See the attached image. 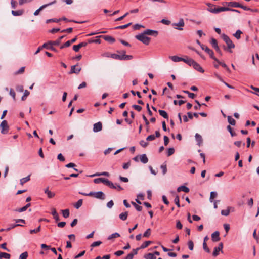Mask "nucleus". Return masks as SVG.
I'll return each instance as SVG.
<instances>
[{
	"label": "nucleus",
	"instance_id": "nucleus-53",
	"mask_svg": "<svg viewBox=\"0 0 259 259\" xmlns=\"http://www.w3.org/2000/svg\"><path fill=\"white\" fill-rule=\"evenodd\" d=\"M40 228H41L40 226H39L36 229L30 230V234L37 233V232H38L40 231Z\"/></svg>",
	"mask_w": 259,
	"mask_h": 259
},
{
	"label": "nucleus",
	"instance_id": "nucleus-27",
	"mask_svg": "<svg viewBox=\"0 0 259 259\" xmlns=\"http://www.w3.org/2000/svg\"><path fill=\"white\" fill-rule=\"evenodd\" d=\"M52 214L53 216V218H54V219L56 221H58L59 220V215L55 208L52 209Z\"/></svg>",
	"mask_w": 259,
	"mask_h": 259
},
{
	"label": "nucleus",
	"instance_id": "nucleus-20",
	"mask_svg": "<svg viewBox=\"0 0 259 259\" xmlns=\"http://www.w3.org/2000/svg\"><path fill=\"white\" fill-rule=\"evenodd\" d=\"M189 191H190V190H189V188H188L187 187H186L185 186H181L177 188V191L178 192H180V191H183L186 193H188L189 192Z\"/></svg>",
	"mask_w": 259,
	"mask_h": 259
},
{
	"label": "nucleus",
	"instance_id": "nucleus-47",
	"mask_svg": "<svg viewBox=\"0 0 259 259\" xmlns=\"http://www.w3.org/2000/svg\"><path fill=\"white\" fill-rule=\"evenodd\" d=\"M151 234V229L150 228L147 229L143 234V237H148Z\"/></svg>",
	"mask_w": 259,
	"mask_h": 259
},
{
	"label": "nucleus",
	"instance_id": "nucleus-34",
	"mask_svg": "<svg viewBox=\"0 0 259 259\" xmlns=\"http://www.w3.org/2000/svg\"><path fill=\"white\" fill-rule=\"evenodd\" d=\"M231 9L227 7H218L217 8V13H219L221 12L229 11Z\"/></svg>",
	"mask_w": 259,
	"mask_h": 259
},
{
	"label": "nucleus",
	"instance_id": "nucleus-6",
	"mask_svg": "<svg viewBox=\"0 0 259 259\" xmlns=\"http://www.w3.org/2000/svg\"><path fill=\"white\" fill-rule=\"evenodd\" d=\"M56 3V0H54L50 3H49L48 4H44L43 5H42L41 6H40L39 7V9H38L37 10H36L34 13V15L35 16H37L40 11H41V10H42L44 9L47 8V7L49 6H51V5H52L54 4H55Z\"/></svg>",
	"mask_w": 259,
	"mask_h": 259
},
{
	"label": "nucleus",
	"instance_id": "nucleus-10",
	"mask_svg": "<svg viewBox=\"0 0 259 259\" xmlns=\"http://www.w3.org/2000/svg\"><path fill=\"white\" fill-rule=\"evenodd\" d=\"M102 125L101 122H98L94 124L93 131L94 132H98L102 130Z\"/></svg>",
	"mask_w": 259,
	"mask_h": 259
},
{
	"label": "nucleus",
	"instance_id": "nucleus-30",
	"mask_svg": "<svg viewBox=\"0 0 259 259\" xmlns=\"http://www.w3.org/2000/svg\"><path fill=\"white\" fill-rule=\"evenodd\" d=\"M158 112L159 114L165 119H168V116L166 111L162 110H159Z\"/></svg>",
	"mask_w": 259,
	"mask_h": 259
},
{
	"label": "nucleus",
	"instance_id": "nucleus-8",
	"mask_svg": "<svg viewBox=\"0 0 259 259\" xmlns=\"http://www.w3.org/2000/svg\"><path fill=\"white\" fill-rule=\"evenodd\" d=\"M214 76L215 78H217L218 80H219L220 81L222 82L223 83H224L227 87H228L230 89H234V87L230 85V84H229L228 83H226V82H225L223 78H222V77L217 73H214Z\"/></svg>",
	"mask_w": 259,
	"mask_h": 259
},
{
	"label": "nucleus",
	"instance_id": "nucleus-59",
	"mask_svg": "<svg viewBox=\"0 0 259 259\" xmlns=\"http://www.w3.org/2000/svg\"><path fill=\"white\" fill-rule=\"evenodd\" d=\"M203 249L207 252L209 253L210 252V250L208 248V247H207V244H206V242H203Z\"/></svg>",
	"mask_w": 259,
	"mask_h": 259
},
{
	"label": "nucleus",
	"instance_id": "nucleus-7",
	"mask_svg": "<svg viewBox=\"0 0 259 259\" xmlns=\"http://www.w3.org/2000/svg\"><path fill=\"white\" fill-rule=\"evenodd\" d=\"M200 47L202 50H204L209 55L210 57L212 59L214 60L215 59V57L214 56V53L211 50L208 48L207 46L203 45H200Z\"/></svg>",
	"mask_w": 259,
	"mask_h": 259
},
{
	"label": "nucleus",
	"instance_id": "nucleus-32",
	"mask_svg": "<svg viewBox=\"0 0 259 259\" xmlns=\"http://www.w3.org/2000/svg\"><path fill=\"white\" fill-rule=\"evenodd\" d=\"M10 254L5 252H2L0 253V259L5 258L6 259H9L10 258Z\"/></svg>",
	"mask_w": 259,
	"mask_h": 259
},
{
	"label": "nucleus",
	"instance_id": "nucleus-58",
	"mask_svg": "<svg viewBox=\"0 0 259 259\" xmlns=\"http://www.w3.org/2000/svg\"><path fill=\"white\" fill-rule=\"evenodd\" d=\"M101 243H102V242L100 241L94 242L91 244V247H94L98 246L100 245Z\"/></svg>",
	"mask_w": 259,
	"mask_h": 259
},
{
	"label": "nucleus",
	"instance_id": "nucleus-11",
	"mask_svg": "<svg viewBox=\"0 0 259 259\" xmlns=\"http://www.w3.org/2000/svg\"><path fill=\"white\" fill-rule=\"evenodd\" d=\"M182 61L186 63L188 65L192 66L195 61L193 59L189 58L188 56H185L184 58H183Z\"/></svg>",
	"mask_w": 259,
	"mask_h": 259
},
{
	"label": "nucleus",
	"instance_id": "nucleus-28",
	"mask_svg": "<svg viewBox=\"0 0 259 259\" xmlns=\"http://www.w3.org/2000/svg\"><path fill=\"white\" fill-rule=\"evenodd\" d=\"M104 38L105 40L109 41L111 43H113L115 42V39L112 36L106 35L104 37Z\"/></svg>",
	"mask_w": 259,
	"mask_h": 259
},
{
	"label": "nucleus",
	"instance_id": "nucleus-15",
	"mask_svg": "<svg viewBox=\"0 0 259 259\" xmlns=\"http://www.w3.org/2000/svg\"><path fill=\"white\" fill-rule=\"evenodd\" d=\"M77 65H73L71 67L70 73L78 74L81 70V67H76Z\"/></svg>",
	"mask_w": 259,
	"mask_h": 259
},
{
	"label": "nucleus",
	"instance_id": "nucleus-22",
	"mask_svg": "<svg viewBox=\"0 0 259 259\" xmlns=\"http://www.w3.org/2000/svg\"><path fill=\"white\" fill-rule=\"evenodd\" d=\"M110 56H111V58L114 59L120 60H123V54H122L121 55H118V54H112Z\"/></svg>",
	"mask_w": 259,
	"mask_h": 259
},
{
	"label": "nucleus",
	"instance_id": "nucleus-12",
	"mask_svg": "<svg viewBox=\"0 0 259 259\" xmlns=\"http://www.w3.org/2000/svg\"><path fill=\"white\" fill-rule=\"evenodd\" d=\"M192 66H193L195 70L201 73H203L204 72V69L201 67V66L195 61H194Z\"/></svg>",
	"mask_w": 259,
	"mask_h": 259
},
{
	"label": "nucleus",
	"instance_id": "nucleus-46",
	"mask_svg": "<svg viewBox=\"0 0 259 259\" xmlns=\"http://www.w3.org/2000/svg\"><path fill=\"white\" fill-rule=\"evenodd\" d=\"M214 60L215 61V62H217L218 64H219L220 65H221L223 67L225 68V69L226 68H227V65L225 63H223V62H220L218 59H217L216 58H215V59H214Z\"/></svg>",
	"mask_w": 259,
	"mask_h": 259
},
{
	"label": "nucleus",
	"instance_id": "nucleus-63",
	"mask_svg": "<svg viewBox=\"0 0 259 259\" xmlns=\"http://www.w3.org/2000/svg\"><path fill=\"white\" fill-rule=\"evenodd\" d=\"M119 180L121 181L125 182V183H127V182H128V178H126V177H122V176H119Z\"/></svg>",
	"mask_w": 259,
	"mask_h": 259
},
{
	"label": "nucleus",
	"instance_id": "nucleus-9",
	"mask_svg": "<svg viewBox=\"0 0 259 259\" xmlns=\"http://www.w3.org/2000/svg\"><path fill=\"white\" fill-rule=\"evenodd\" d=\"M220 233L219 231H216L211 234V239L213 242H217L220 240Z\"/></svg>",
	"mask_w": 259,
	"mask_h": 259
},
{
	"label": "nucleus",
	"instance_id": "nucleus-49",
	"mask_svg": "<svg viewBox=\"0 0 259 259\" xmlns=\"http://www.w3.org/2000/svg\"><path fill=\"white\" fill-rule=\"evenodd\" d=\"M241 33H242V32L240 30H238L236 31V33L234 34V36L237 39H239L240 38V35H241Z\"/></svg>",
	"mask_w": 259,
	"mask_h": 259
},
{
	"label": "nucleus",
	"instance_id": "nucleus-39",
	"mask_svg": "<svg viewBox=\"0 0 259 259\" xmlns=\"http://www.w3.org/2000/svg\"><path fill=\"white\" fill-rule=\"evenodd\" d=\"M82 205V200L79 199L77 201V202L74 204V207L76 209H78L81 207V206Z\"/></svg>",
	"mask_w": 259,
	"mask_h": 259
},
{
	"label": "nucleus",
	"instance_id": "nucleus-3",
	"mask_svg": "<svg viewBox=\"0 0 259 259\" xmlns=\"http://www.w3.org/2000/svg\"><path fill=\"white\" fill-rule=\"evenodd\" d=\"M185 23L183 19L181 18L177 23H173L172 26L174 28L179 30H183V27L184 26Z\"/></svg>",
	"mask_w": 259,
	"mask_h": 259
},
{
	"label": "nucleus",
	"instance_id": "nucleus-31",
	"mask_svg": "<svg viewBox=\"0 0 259 259\" xmlns=\"http://www.w3.org/2000/svg\"><path fill=\"white\" fill-rule=\"evenodd\" d=\"M105 176L108 177L109 176V174L108 172H103L101 173H96L94 175H91L90 177H93L95 176Z\"/></svg>",
	"mask_w": 259,
	"mask_h": 259
},
{
	"label": "nucleus",
	"instance_id": "nucleus-2",
	"mask_svg": "<svg viewBox=\"0 0 259 259\" xmlns=\"http://www.w3.org/2000/svg\"><path fill=\"white\" fill-rule=\"evenodd\" d=\"M221 37L223 40L226 42L227 45V47L229 49L234 48L235 47L234 44L230 38L225 34H222Z\"/></svg>",
	"mask_w": 259,
	"mask_h": 259
},
{
	"label": "nucleus",
	"instance_id": "nucleus-1",
	"mask_svg": "<svg viewBox=\"0 0 259 259\" xmlns=\"http://www.w3.org/2000/svg\"><path fill=\"white\" fill-rule=\"evenodd\" d=\"M135 37L137 39L141 41L146 45H149L150 41V38L147 37L145 34H144V32L137 35Z\"/></svg>",
	"mask_w": 259,
	"mask_h": 259
},
{
	"label": "nucleus",
	"instance_id": "nucleus-24",
	"mask_svg": "<svg viewBox=\"0 0 259 259\" xmlns=\"http://www.w3.org/2000/svg\"><path fill=\"white\" fill-rule=\"evenodd\" d=\"M45 193L47 195V196L49 198H53V197L55 196V194L54 192L49 191L48 188H47L45 190Z\"/></svg>",
	"mask_w": 259,
	"mask_h": 259
},
{
	"label": "nucleus",
	"instance_id": "nucleus-54",
	"mask_svg": "<svg viewBox=\"0 0 259 259\" xmlns=\"http://www.w3.org/2000/svg\"><path fill=\"white\" fill-rule=\"evenodd\" d=\"M30 93L28 90H25L24 92V95L22 97V100H24L29 95Z\"/></svg>",
	"mask_w": 259,
	"mask_h": 259
},
{
	"label": "nucleus",
	"instance_id": "nucleus-38",
	"mask_svg": "<svg viewBox=\"0 0 259 259\" xmlns=\"http://www.w3.org/2000/svg\"><path fill=\"white\" fill-rule=\"evenodd\" d=\"M228 122L232 125L235 124V120L230 116H228L227 117Z\"/></svg>",
	"mask_w": 259,
	"mask_h": 259
},
{
	"label": "nucleus",
	"instance_id": "nucleus-25",
	"mask_svg": "<svg viewBox=\"0 0 259 259\" xmlns=\"http://www.w3.org/2000/svg\"><path fill=\"white\" fill-rule=\"evenodd\" d=\"M24 13V11L23 10H19L17 11H12V14L14 16H18L22 15Z\"/></svg>",
	"mask_w": 259,
	"mask_h": 259
},
{
	"label": "nucleus",
	"instance_id": "nucleus-36",
	"mask_svg": "<svg viewBox=\"0 0 259 259\" xmlns=\"http://www.w3.org/2000/svg\"><path fill=\"white\" fill-rule=\"evenodd\" d=\"M30 180V176H28L26 177L23 178L20 180V184L23 185L24 183Z\"/></svg>",
	"mask_w": 259,
	"mask_h": 259
},
{
	"label": "nucleus",
	"instance_id": "nucleus-42",
	"mask_svg": "<svg viewBox=\"0 0 259 259\" xmlns=\"http://www.w3.org/2000/svg\"><path fill=\"white\" fill-rule=\"evenodd\" d=\"M119 236H120V235H119V233H113L111 235H110L108 237V239L111 240V239H112L113 238H114L119 237Z\"/></svg>",
	"mask_w": 259,
	"mask_h": 259
},
{
	"label": "nucleus",
	"instance_id": "nucleus-37",
	"mask_svg": "<svg viewBox=\"0 0 259 259\" xmlns=\"http://www.w3.org/2000/svg\"><path fill=\"white\" fill-rule=\"evenodd\" d=\"M151 243L150 241H145L140 246V249H144L147 247Z\"/></svg>",
	"mask_w": 259,
	"mask_h": 259
},
{
	"label": "nucleus",
	"instance_id": "nucleus-40",
	"mask_svg": "<svg viewBox=\"0 0 259 259\" xmlns=\"http://www.w3.org/2000/svg\"><path fill=\"white\" fill-rule=\"evenodd\" d=\"M63 216L67 218L69 216V210L68 209L62 210Z\"/></svg>",
	"mask_w": 259,
	"mask_h": 259
},
{
	"label": "nucleus",
	"instance_id": "nucleus-14",
	"mask_svg": "<svg viewBox=\"0 0 259 259\" xmlns=\"http://www.w3.org/2000/svg\"><path fill=\"white\" fill-rule=\"evenodd\" d=\"M87 45V42H82L79 44L77 45H74L73 46V49L75 52H77L79 50V49L81 47H85Z\"/></svg>",
	"mask_w": 259,
	"mask_h": 259
},
{
	"label": "nucleus",
	"instance_id": "nucleus-33",
	"mask_svg": "<svg viewBox=\"0 0 259 259\" xmlns=\"http://www.w3.org/2000/svg\"><path fill=\"white\" fill-rule=\"evenodd\" d=\"M144 258L145 259H156L155 256L154 254L151 253H149L144 255Z\"/></svg>",
	"mask_w": 259,
	"mask_h": 259
},
{
	"label": "nucleus",
	"instance_id": "nucleus-64",
	"mask_svg": "<svg viewBox=\"0 0 259 259\" xmlns=\"http://www.w3.org/2000/svg\"><path fill=\"white\" fill-rule=\"evenodd\" d=\"M183 225L181 224L180 221H177L176 223V227L178 229H181L182 228Z\"/></svg>",
	"mask_w": 259,
	"mask_h": 259
},
{
	"label": "nucleus",
	"instance_id": "nucleus-61",
	"mask_svg": "<svg viewBox=\"0 0 259 259\" xmlns=\"http://www.w3.org/2000/svg\"><path fill=\"white\" fill-rule=\"evenodd\" d=\"M228 131L230 132L231 136L233 137V136H235L236 135V134L234 132H233L232 130V128L231 127V126L230 125H228L227 127Z\"/></svg>",
	"mask_w": 259,
	"mask_h": 259
},
{
	"label": "nucleus",
	"instance_id": "nucleus-55",
	"mask_svg": "<svg viewBox=\"0 0 259 259\" xmlns=\"http://www.w3.org/2000/svg\"><path fill=\"white\" fill-rule=\"evenodd\" d=\"M175 203L178 207H180L179 197L178 195L176 196V197L175 198Z\"/></svg>",
	"mask_w": 259,
	"mask_h": 259
},
{
	"label": "nucleus",
	"instance_id": "nucleus-52",
	"mask_svg": "<svg viewBox=\"0 0 259 259\" xmlns=\"http://www.w3.org/2000/svg\"><path fill=\"white\" fill-rule=\"evenodd\" d=\"M175 152V149L173 148H169L167 150V156H170Z\"/></svg>",
	"mask_w": 259,
	"mask_h": 259
},
{
	"label": "nucleus",
	"instance_id": "nucleus-5",
	"mask_svg": "<svg viewBox=\"0 0 259 259\" xmlns=\"http://www.w3.org/2000/svg\"><path fill=\"white\" fill-rule=\"evenodd\" d=\"M92 196H94L95 198L99 199L104 200L105 199V195L104 193L102 191L98 192H90V194Z\"/></svg>",
	"mask_w": 259,
	"mask_h": 259
},
{
	"label": "nucleus",
	"instance_id": "nucleus-18",
	"mask_svg": "<svg viewBox=\"0 0 259 259\" xmlns=\"http://www.w3.org/2000/svg\"><path fill=\"white\" fill-rule=\"evenodd\" d=\"M169 58L174 62H179L183 60V58L178 56H170Z\"/></svg>",
	"mask_w": 259,
	"mask_h": 259
},
{
	"label": "nucleus",
	"instance_id": "nucleus-23",
	"mask_svg": "<svg viewBox=\"0 0 259 259\" xmlns=\"http://www.w3.org/2000/svg\"><path fill=\"white\" fill-rule=\"evenodd\" d=\"M195 137L196 141L198 142V144L200 146L202 144L203 141L202 136L200 134L196 133Z\"/></svg>",
	"mask_w": 259,
	"mask_h": 259
},
{
	"label": "nucleus",
	"instance_id": "nucleus-26",
	"mask_svg": "<svg viewBox=\"0 0 259 259\" xmlns=\"http://www.w3.org/2000/svg\"><path fill=\"white\" fill-rule=\"evenodd\" d=\"M233 209L231 207H228L227 209L222 210L221 211V214L224 216H228L230 211V209Z\"/></svg>",
	"mask_w": 259,
	"mask_h": 259
},
{
	"label": "nucleus",
	"instance_id": "nucleus-50",
	"mask_svg": "<svg viewBox=\"0 0 259 259\" xmlns=\"http://www.w3.org/2000/svg\"><path fill=\"white\" fill-rule=\"evenodd\" d=\"M60 21H61V19H50L47 20L46 23H49L50 22H58Z\"/></svg>",
	"mask_w": 259,
	"mask_h": 259
},
{
	"label": "nucleus",
	"instance_id": "nucleus-19",
	"mask_svg": "<svg viewBox=\"0 0 259 259\" xmlns=\"http://www.w3.org/2000/svg\"><path fill=\"white\" fill-rule=\"evenodd\" d=\"M139 159L142 163L146 164L148 161V159L145 154L140 155Z\"/></svg>",
	"mask_w": 259,
	"mask_h": 259
},
{
	"label": "nucleus",
	"instance_id": "nucleus-48",
	"mask_svg": "<svg viewBox=\"0 0 259 259\" xmlns=\"http://www.w3.org/2000/svg\"><path fill=\"white\" fill-rule=\"evenodd\" d=\"M27 257L28 253L27 252H24L20 254L19 259H27Z\"/></svg>",
	"mask_w": 259,
	"mask_h": 259
},
{
	"label": "nucleus",
	"instance_id": "nucleus-60",
	"mask_svg": "<svg viewBox=\"0 0 259 259\" xmlns=\"http://www.w3.org/2000/svg\"><path fill=\"white\" fill-rule=\"evenodd\" d=\"M155 139V136L154 135H150L147 137L146 140L150 141L154 140Z\"/></svg>",
	"mask_w": 259,
	"mask_h": 259
},
{
	"label": "nucleus",
	"instance_id": "nucleus-51",
	"mask_svg": "<svg viewBox=\"0 0 259 259\" xmlns=\"http://www.w3.org/2000/svg\"><path fill=\"white\" fill-rule=\"evenodd\" d=\"M210 43L214 48L218 46L217 41L214 38H211Z\"/></svg>",
	"mask_w": 259,
	"mask_h": 259
},
{
	"label": "nucleus",
	"instance_id": "nucleus-13",
	"mask_svg": "<svg viewBox=\"0 0 259 259\" xmlns=\"http://www.w3.org/2000/svg\"><path fill=\"white\" fill-rule=\"evenodd\" d=\"M144 34L146 35H152V36H157L158 34V32L155 30H153L151 29H147L145 30L144 32Z\"/></svg>",
	"mask_w": 259,
	"mask_h": 259
},
{
	"label": "nucleus",
	"instance_id": "nucleus-44",
	"mask_svg": "<svg viewBox=\"0 0 259 259\" xmlns=\"http://www.w3.org/2000/svg\"><path fill=\"white\" fill-rule=\"evenodd\" d=\"M106 185L108 186L110 188L116 189V186L115 185V184H114L112 182L108 180L107 182Z\"/></svg>",
	"mask_w": 259,
	"mask_h": 259
},
{
	"label": "nucleus",
	"instance_id": "nucleus-43",
	"mask_svg": "<svg viewBox=\"0 0 259 259\" xmlns=\"http://www.w3.org/2000/svg\"><path fill=\"white\" fill-rule=\"evenodd\" d=\"M131 24H132V23H129L124 25H121V26H117V27H115V28L116 29H123L127 28V27L130 26Z\"/></svg>",
	"mask_w": 259,
	"mask_h": 259
},
{
	"label": "nucleus",
	"instance_id": "nucleus-35",
	"mask_svg": "<svg viewBox=\"0 0 259 259\" xmlns=\"http://www.w3.org/2000/svg\"><path fill=\"white\" fill-rule=\"evenodd\" d=\"M122 54H123V60H131L133 58L132 56L125 55V51H123L122 52Z\"/></svg>",
	"mask_w": 259,
	"mask_h": 259
},
{
	"label": "nucleus",
	"instance_id": "nucleus-21",
	"mask_svg": "<svg viewBox=\"0 0 259 259\" xmlns=\"http://www.w3.org/2000/svg\"><path fill=\"white\" fill-rule=\"evenodd\" d=\"M226 4H227L229 6L234 7V8H239L240 7V4L236 2H230L229 3L225 2Z\"/></svg>",
	"mask_w": 259,
	"mask_h": 259
},
{
	"label": "nucleus",
	"instance_id": "nucleus-45",
	"mask_svg": "<svg viewBox=\"0 0 259 259\" xmlns=\"http://www.w3.org/2000/svg\"><path fill=\"white\" fill-rule=\"evenodd\" d=\"M132 204L133 205V206L135 207V208H136V209L137 211H140L142 210V206L137 204L136 203L133 202H132Z\"/></svg>",
	"mask_w": 259,
	"mask_h": 259
},
{
	"label": "nucleus",
	"instance_id": "nucleus-16",
	"mask_svg": "<svg viewBox=\"0 0 259 259\" xmlns=\"http://www.w3.org/2000/svg\"><path fill=\"white\" fill-rule=\"evenodd\" d=\"M108 179H106L104 178H99L94 180V182L95 184H99L100 183H103L104 184L106 185Z\"/></svg>",
	"mask_w": 259,
	"mask_h": 259
},
{
	"label": "nucleus",
	"instance_id": "nucleus-17",
	"mask_svg": "<svg viewBox=\"0 0 259 259\" xmlns=\"http://www.w3.org/2000/svg\"><path fill=\"white\" fill-rule=\"evenodd\" d=\"M208 8H207V10L212 13L217 14V8L215 6L211 5V4H208Z\"/></svg>",
	"mask_w": 259,
	"mask_h": 259
},
{
	"label": "nucleus",
	"instance_id": "nucleus-57",
	"mask_svg": "<svg viewBox=\"0 0 259 259\" xmlns=\"http://www.w3.org/2000/svg\"><path fill=\"white\" fill-rule=\"evenodd\" d=\"M189 249L190 250H192L194 247V244L192 241H189L188 243Z\"/></svg>",
	"mask_w": 259,
	"mask_h": 259
},
{
	"label": "nucleus",
	"instance_id": "nucleus-41",
	"mask_svg": "<svg viewBox=\"0 0 259 259\" xmlns=\"http://www.w3.org/2000/svg\"><path fill=\"white\" fill-rule=\"evenodd\" d=\"M217 196V193L216 192H211L210 193V201L211 202H213V199L215 198Z\"/></svg>",
	"mask_w": 259,
	"mask_h": 259
},
{
	"label": "nucleus",
	"instance_id": "nucleus-29",
	"mask_svg": "<svg viewBox=\"0 0 259 259\" xmlns=\"http://www.w3.org/2000/svg\"><path fill=\"white\" fill-rule=\"evenodd\" d=\"M127 216H128V212H122L121 214H120L119 215V217L121 220L125 221L126 220Z\"/></svg>",
	"mask_w": 259,
	"mask_h": 259
},
{
	"label": "nucleus",
	"instance_id": "nucleus-4",
	"mask_svg": "<svg viewBox=\"0 0 259 259\" xmlns=\"http://www.w3.org/2000/svg\"><path fill=\"white\" fill-rule=\"evenodd\" d=\"M0 128L1 129V132L2 134H6L8 133L9 127L6 120H4L2 121L0 124Z\"/></svg>",
	"mask_w": 259,
	"mask_h": 259
},
{
	"label": "nucleus",
	"instance_id": "nucleus-56",
	"mask_svg": "<svg viewBox=\"0 0 259 259\" xmlns=\"http://www.w3.org/2000/svg\"><path fill=\"white\" fill-rule=\"evenodd\" d=\"M161 22L165 25H168L170 24L171 22L167 19H163L161 20Z\"/></svg>",
	"mask_w": 259,
	"mask_h": 259
},
{
	"label": "nucleus",
	"instance_id": "nucleus-62",
	"mask_svg": "<svg viewBox=\"0 0 259 259\" xmlns=\"http://www.w3.org/2000/svg\"><path fill=\"white\" fill-rule=\"evenodd\" d=\"M160 167L162 170L163 174L165 175L167 172V168L166 165H161Z\"/></svg>",
	"mask_w": 259,
	"mask_h": 259
}]
</instances>
